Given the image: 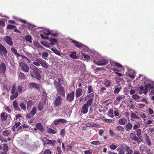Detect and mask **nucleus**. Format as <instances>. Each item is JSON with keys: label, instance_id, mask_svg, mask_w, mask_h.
I'll list each match as a JSON object with an SVG mask.
<instances>
[{"label": "nucleus", "instance_id": "f257e3e1", "mask_svg": "<svg viewBox=\"0 0 154 154\" xmlns=\"http://www.w3.org/2000/svg\"><path fill=\"white\" fill-rule=\"evenodd\" d=\"M23 91V90L21 85H19L16 88L15 85H14L11 90L12 94L10 96L11 100H13L17 98L19 94L22 93Z\"/></svg>", "mask_w": 154, "mask_h": 154}, {"label": "nucleus", "instance_id": "f03ea898", "mask_svg": "<svg viewBox=\"0 0 154 154\" xmlns=\"http://www.w3.org/2000/svg\"><path fill=\"white\" fill-rule=\"evenodd\" d=\"M32 67L30 66L31 69L33 70V72H30L31 76L38 80H40L41 79V76L40 73L42 71L38 69L37 67L32 65Z\"/></svg>", "mask_w": 154, "mask_h": 154}, {"label": "nucleus", "instance_id": "7ed1b4c3", "mask_svg": "<svg viewBox=\"0 0 154 154\" xmlns=\"http://www.w3.org/2000/svg\"><path fill=\"white\" fill-rule=\"evenodd\" d=\"M94 63L98 65H104L107 64L108 61L105 57L99 56L94 61Z\"/></svg>", "mask_w": 154, "mask_h": 154}, {"label": "nucleus", "instance_id": "20e7f679", "mask_svg": "<svg viewBox=\"0 0 154 154\" xmlns=\"http://www.w3.org/2000/svg\"><path fill=\"white\" fill-rule=\"evenodd\" d=\"M93 101V98H91L85 103L81 109V112L83 114H86L88 112V109L91 106Z\"/></svg>", "mask_w": 154, "mask_h": 154}, {"label": "nucleus", "instance_id": "39448f33", "mask_svg": "<svg viewBox=\"0 0 154 154\" xmlns=\"http://www.w3.org/2000/svg\"><path fill=\"white\" fill-rule=\"evenodd\" d=\"M41 140L43 142V145L44 146H46L47 144L53 146L56 143V141L53 140L41 139Z\"/></svg>", "mask_w": 154, "mask_h": 154}, {"label": "nucleus", "instance_id": "423d86ee", "mask_svg": "<svg viewBox=\"0 0 154 154\" xmlns=\"http://www.w3.org/2000/svg\"><path fill=\"white\" fill-rule=\"evenodd\" d=\"M72 42L75 46L79 48H81L82 49L84 50L85 51H88V47L84 46L81 43L76 42L74 40H72Z\"/></svg>", "mask_w": 154, "mask_h": 154}, {"label": "nucleus", "instance_id": "0eeeda50", "mask_svg": "<svg viewBox=\"0 0 154 154\" xmlns=\"http://www.w3.org/2000/svg\"><path fill=\"white\" fill-rule=\"evenodd\" d=\"M153 88V86L150 84H147L144 87L141 86L140 87V90L141 91H143V93L146 94L147 93V90L148 89H152Z\"/></svg>", "mask_w": 154, "mask_h": 154}, {"label": "nucleus", "instance_id": "6e6552de", "mask_svg": "<svg viewBox=\"0 0 154 154\" xmlns=\"http://www.w3.org/2000/svg\"><path fill=\"white\" fill-rule=\"evenodd\" d=\"M7 51L3 45L0 44V56H4L5 57L7 56Z\"/></svg>", "mask_w": 154, "mask_h": 154}, {"label": "nucleus", "instance_id": "1a4fd4ad", "mask_svg": "<svg viewBox=\"0 0 154 154\" xmlns=\"http://www.w3.org/2000/svg\"><path fill=\"white\" fill-rule=\"evenodd\" d=\"M19 66L21 67V69L23 71L28 72L29 70V67L26 63L23 62H20Z\"/></svg>", "mask_w": 154, "mask_h": 154}, {"label": "nucleus", "instance_id": "9d476101", "mask_svg": "<svg viewBox=\"0 0 154 154\" xmlns=\"http://www.w3.org/2000/svg\"><path fill=\"white\" fill-rule=\"evenodd\" d=\"M56 89L59 95L63 97L65 96V92L64 87H63L61 86L57 88Z\"/></svg>", "mask_w": 154, "mask_h": 154}, {"label": "nucleus", "instance_id": "9b49d317", "mask_svg": "<svg viewBox=\"0 0 154 154\" xmlns=\"http://www.w3.org/2000/svg\"><path fill=\"white\" fill-rule=\"evenodd\" d=\"M4 40L10 46H12L13 44V42L12 40V39L9 36H6L4 37Z\"/></svg>", "mask_w": 154, "mask_h": 154}, {"label": "nucleus", "instance_id": "f8f14e48", "mask_svg": "<svg viewBox=\"0 0 154 154\" xmlns=\"http://www.w3.org/2000/svg\"><path fill=\"white\" fill-rule=\"evenodd\" d=\"M63 99L60 96H57L54 102V106L57 107L60 105Z\"/></svg>", "mask_w": 154, "mask_h": 154}, {"label": "nucleus", "instance_id": "ddd939ff", "mask_svg": "<svg viewBox=\"0 0 154 154\" xmlns=\"http://www.w3.org/2000/svg\"><path fill=\"white\" fill-rule=\"evenodd\" d=\"M75 94L74 92H72L68 94L66 97L67 100L69 102L72 101L74 99Z\"/></svg>", "mask_w": 154, "mask_h": 154}, {"label": "nucleus", "instance_id": "4468645a", "mask_svg": "<svg viewBox=\"0 0 154 154\" xmlns=\"http://www.w3.org/2000/svg\"><path fill=\"white\" fill-rule=\"evenodd\" d=\"M6 70V66L5 64L2 62L0 64V73L4 74Z\"/></svg>", "mask_w": 154, "mask_h": 154}, {"label": "nucleus", "instance_id": "2eb2a0df", "mask_svg": "<svg viewBox=\"0 0 154 154\" xmlns=\"http://www.w3.org/2000/svg\"><path fill=\"white\" fill-rule=\"evenodd\" d=\"M45 103L46 100L45 99H44L40 101L38 107V109L39 111H41L43 109V107Z\"/></svg>", "mask_w": 154, "mask_h": 154}, {"label": "nucleus", "instance_id": "dca6fc26", "mask_svg": "<svg viewBox=\"0 0 154 154\" xmlns=\"http://www.w3.org/2000/svg\"><path fill=\"white\" fill-rule=\"evenodd\" d=\"M8 116V114L6 113L5 112L2 113L0 115V118L1 121L2 122L5 121L7 119Z\"/></svg>", "mask_w": 154, "mask_h": 154}, {"label": "nucleus", "instance_id": "f3484780", "mask_svg": "<svg viewBox=\"0 0 154 154\" xmlns=\"http://www.w3.org/2000/svg\"><path fill=\"white\" fill-rule=\"evenodd\" d=\"M66 122V120L63 119H56L54 121L55 125H57L60 123H64Z\"/></svg>", "mask_w": 154, "mask_h": 154}, {"label": "nucleus", "instance_id": "a211bd4d", "mask_svg": "<svg viewBox=\"0 0 154 154\" xmlns=\"http://www.w3.org/2000/svg\"><path fill=\"white\" fill-rule=\"evenodd\" d=\"M82 90L81 88H77L75 92V96L76 97H80L82 94Z\"/></svg>", "mask_w": 154, "mask_h": 154}, {"label": "nucleus", "instance_id": "6ab92c4d", "mask_svg": "<svg viewBox=\"0 0 154 154\" xmlns=\"http://www.w3.org/2000/svg\"><path fill=\"white\" fill-rule=\"evenodd\" d=\"M40 62V64L45 69L48 68V64L46 61L41 59V60Z\"/></svg>", "mask_w": 154, "mask_h": 154}, {"label": "nucleus", "instance_id": "aec40b11", "mask_svg": "<svg viewBox=\"0 0 154 154\" xmlns=\"http://www.w3.org/2000/svg\"><path fill=\"white\" fill-rule=\"evenodd\" d=\"M11 51L15 54V56L18 59H20V55L19 53H17V50L14 47H12L11 48Z\"/></svg>", "mask_w": 154, "mask_h": 154}, {"label": "nucleus", "instance_id": "412c9836", "mask_svg": "<svg viewBox=\"0 0 154 154\" xmlns=\"http://www.w3.org/2000/svg\"><path fill=\"white\" fill-rule=\"evenodd\" d=\"M13 106L15 110L20 111V109L19 107L18 103L16 100H15L13 102Z\"/></svg>", "mask_w": 154, "mask_h": 154}, {"label": "nucleus", "instance_id": "4be33fe9", "mask_svg": "<svg viewBox=\"0 0 154 154\" xmlns=\"http://www.w3.org/2000/svg\"><path fill=\"white\" fill-rule=\"evenodd\" d=\"M130 137L131 139L132 140L136 141H139L138 137L136 136L134 133H131L130 134Z\"/></svg>", "mask_w": 154, "mask_h": 154}, {"label": "nucleus", "instance_id": "5701e85b", "mask_svg": "<svg viewBox=\"0 0 154 154\" xmlns=\"http://www.w3.org/2000/svg\"><path fill=\"white\" fill-rule=\"evenodd\" d=\"M21 58V61H23L25 62H26L27 63H30L31 61L29 60L28 58L24 56L23 55H20V57Z\"/></svg>", "mask_w": 154, "mask_h": 154}, {"label": "nucleus", "instance_id": "b1692460", "mask_svg": "<svg viewBox=\"0 0 154 154\" xmlns=\"http://www.w3.org/2000/svg\"><path fill=\"white\" fill-rule=\"evenodd\" d=\"M35 103V102L33 101L32 100H29L27 102V109H28L29 110L31 107L32 106V105L34 104Z\"/></svg>", "mask_w": 154, "mask_h": 154}, {"label": "nucleus", "instance_id": "393cba45", "mask_svg": "<svg viewBox=\"0 0 154 154\" xmlns=\"http://www.w3.org/2000/svg\"><path fill=\"white\" fill-rule=\"evenodd\" d=\"M36 127L41 132L43 131L44 128L41 123H37L36 125Z\"/></svg>", "mask_w": 154, "mask_h": 154}, {"label": "nucleus", "instance_id": "a878e982", "mask_svg": "<svg viewBox=\"0 0 154 154\" xmlns=\"http://www.w3.org/2000/svg\"><path fill=\"white\" fill-rule=\"evenodd\" d=\"M76 52H71V54L69 55V56L71 58L73 59H78L79 57L75 54Z\"/></svg>", "mask_w": 154, "mask_h": 154}, {"label": "nucleus", "instance_id": "bb28decb", "mask_svg": "<svg viewBox=\"0 0 154 154\" xmlns=\"http://www.w3.org/2000/svg\"><path fill=\"white\" fill-rule=\"evenodd\" d=\"M41 59H36L35 61L33 62V64L37 66H39L40 65V61Z\"/></svg>", "mask_w": 154, "mask_h": 154}, {"label": "nucleus", "instance_id": "cd10ccee", "mask_svg": "<svg viewBox=\"0 0 154 154\" xmlns=\"http://www.w3.org/2000/svg\"><path fill=\"white\" fill-rule=\"evenodd\" d=\"M119 123L121 125H124L127 122V119L125 118L120 119L119 121Z\"/></svg>", "mask_w": 154, "mask_h": 154}, {"label": "nucleus", "instance_id": "c85d7f7f", "mask_svg": "<svg viewBox=\"0 0 154 154\" xmlns=\"http://www.w3.org/2000/svg\"><path fill=\"white\" fill-rule=\"evenodd\" d=\"M30 87L32 88H35L37 90L39 89V87L37 84L35 83H32L30 84Z\"/></svg>", "mask_w": 154, "mask_h": 154}, {"label": "nucleus", "instance_id": "c756f323", "mask_svg": "<svg viewBox=\"0 0 154 154\" xmlns=\"http://www.w3.org/2000/svg\"><path fill=\"white\" fill-rule=\"evenodd\" d=\"M51 50L57 55L60 56H61V54L60 53V52L56 48H51Z\"/></svg>", "mask_w": 154, "mask_h": 154}, {"label": "nucleus", "instance_id": "7c9ffc66", "mask_svg": "<svg viewBox=\"0 0 154 154\" xmlns=\"http://www.w3.org/2000/svg\"><path fill=\"white\" fill-rule=\"evenodd\" d=\"M29 127L28 126V125L24 124L23 125H21L18 128L17 130L19 131L20 132L21 131V129L23 128H28Z\"/></svg>", "mask_w": 154, "mask_h": 154}, {"label": "nucleus", "instance_id": "2f4dec72", "mask_svg": "<svg viewBox=\"0 0 154 154\" xmlns=\"http://www.w3.org/2000/svg\"><path fill=\"white\" fill-rule=\"evenodd\" d=\"M25 40L26 41L28 42H29L31 43L32 42V37L31 36L27 35L25 36Z\"/></svg>", "mask_w": 154, "mask_h": 154}, {"label": "nucleus", "instance_id": "473e14b6", "mask_svg": "<svg viewBox=\"0 0 154 154\" xmlns=\"http://www.w3.org/2000/svg\"><path fill=\"white\" fill-rule=\"evenodd\" d=\"M108 115L109 117L111 118L113 117V110L112 109H111L109 110L108 112Z\"/></svg>", "mask_w": 154, "mask_h": 154}, {"label": "nucleus", "instance_id": "72a5a7b5", "mask_svg": "<svg viewBox=\"0 0 154 154\" xmlns=\"http://www.w3.org/2000/svg\"><path fill=\"white\" fill-rule=\"evenodd\" d=\"M47 132L49 134H54L56 133L57 131L51 128H48V129Z\"/></svg>", "mask_w": 154, "mask_h": 154}, {"label": "nucleus", "instance_id": "f704fd0d", "mask_svg": "<svg viewBox=\"0 0 154 154\" xmlns=\"http://www.w3.org/2000/svg\"><path fill=\"white\" fill-rule=\"evenodd\" d=\"M128 75H129L131 78H134L135 75V72L134 71H132V72H129L128 73Z\"/></svg>", "mask_w": 154, "mask_h": 154}, {"label": "nucleus", "instance_id": "c9c22d12", "mask_svg": "<svg viewBox=\"0 0 154 154\" xmlns=\"http://www.w3.org/2000/svg\"><path fill=\"white\" fill-rule=\"evenodd\" d=\"M131 118L134 119H140V117L136 115L134 112H132L131 114Z\"/></svg>", "mask_w": 154, "mask_h": 154}, {"label": "nucleus", "instance_id": "e433bc0d", "mask_svg": "<svg viewBox=\"0 0 154 154\" xmlns=\"http://www.w3.org/2000/svg\"><path fill=\"white\" fill-rule=\"evenodd\" d=\"M116 129L119 131L123 132L124 131V128L122 126H117L116 127Z\"/></svg>", "mask_w": 154, "mask_h": 154}, {"label": "nucleus", "instance_id": "4c0bfd02", "mask_svg": "<svg viewBox=\"0 0 154 154\" xmlns=\"http://www.w3.org/2000/svg\"><path fill=\"white\" fill-rule=\"evenodd\" d=\"M125 98V96L124 95H121L118 96L116 97V100L118 101H120L124 99Z\"/></svg>", "mask_w": 154, "mask_h": 154}, {"label": "nucleus", "instance_id": "58836bf2", "mask_svg": "<svg viewBox=\"0 0 154 154\" xmlns=\"http://www.w3.org/2000/svg\"><path fill=\"white\" fill-rule=\"evenodd\" d=\"M145 139L147 144L148 145H150L151 144L150 140H149V137L146 134Z\"/></svg>", "mask_w": 154, "mask_h": 154}, {"label": "nucleus", "instance_id": "ea45409f", "mask_svg": "<svg viewBox=\"0 0 154 154\" xmlns=\"http://www.w3.org/2000/svg\"><path fill=\"white\" fill-rule=\"evenodd\" d=\"M37 111V109L36 107H33L30 112V114L32 116H33L35 115Z\"/></svg>", "mask_w": 154, "mask_h": 154}, {"label": "nucleus", "instance_id": "a19ab883", "mask_svg": "<svg viewBox=\"0 0 154 154\" xmlns=\"http://www.w3.org/2000/svg\"><path fill=\"white\" fill-rule=\"evenodd\" d=\"M50 41L51 42V44L53 45H54L55 44L57 43V40L54 38H51Z\"/></svg>", "mask_w": 154, "mask_h": 154}, {"label": "nucleus", "instance_id": "79ce46f5", "mask_svg": "<svg viewBox=\"0 0 154 154\" xmlns=\"http://www.w3.org/2000/svg\"><path fill=\"white\" fill-rule=\"evenodd\" d=\"M54 87L56 88V89L59 87L61 86V85L60 84V83L56 80L54 81Z\"/></svg>", "mask_w": 154, "mask_h": 154}, {"label": "nucleus", "instance_id": "37998d69", "mask_svg": "<svg viewBox=\"0 0 154 154\" xmlns=\"http://www.w3.org/2000/svg\"><path fill=\"white\" fill-rule=\"evenodd\" d=\"M114 114L115 116L117 118H120L121 116V115L119 114L118 111L117 109L114 111Z\"/></svg>", "mask_w": 154, "mask_h": 154}, {"label": "nucleus", "instance_id": "c03bdc74", "mask_svg": "<svg viewBox=\"0 0 154 154\" xmlns=\"http://www.w3.org/2000/svg\"><path fill=\"white\" fill-rule=\"evenodd\" d=\"M19 77L20 79H25V76L24 74L21 72H20L19 75Z\"/></svg>", "mask_w": 154, "mask_h": 154}, {"label": "nucleus", "instance_id": "a18cd8bd", "mask_svg": "<svg viewBox=\"0 0 154 154\" xmlns=\"http://www.w3.org/2000/svg\"><path fill=\"white\" fill-rule=\"evenodd\" d=\"M20 106L21 109L23 110L24 111L26 110V105L23 103L21 102L20 103Z\"/></svg>", "mask_w": 154, "mask_h": 154}, {"label": "nucleus", "instance_id": "49530a36", "mask_svg": "<svg viewBox=\"0 0 154 154\" xmlns=\"http://www.w3.org/2000/svg\"><path fill=\"white\" fill-rule=\"evenodd\" d=\"M9 134V131L8 130H5L3 132V134L5 137L8 136Z\"/></svg>", "mask_w": 154, "mask_h": 154}, {"label": "nucleus", "instance_id": "de8ad7c7", "mask_svg": "<svg viewBox=\"0 0 154 154\" xmlns=\"http://www.w3.org/2000/svg\"><path fill=\"white\" fill-rule=\"evenodd\" d=\"M136 132H137V135L138 137H140V136L141 134V130L140 129H137L136 130Z\"/></svg>", "mask_w": 154, "mask_h": 154}, {"label": "nucleus", "instance_id": "09e8293b", "mask_svg": "<svg viewBox=\"0 0 154 154\" xmlns=\"http://www.w3.org/2000/svg\"><path fill=\"white\" fill-rule=\"evenodd\" d=\"M111 64L112 66H115L116 65L117 67H122V66L119 63H115V62H112L111 63Z\"/></svg>", "mask_w": 154, "mask_h": 154}, {"label": "nucleus", "instance_id": "8fccbe9b", "mask_svg": "<svg viewBox=\"0 0 154 154\" xmlns=\"http://www.w3.org/2000/svg\"><path fill=\"white\" fill-rule=\"evenodd\" d=\"M48 56V53L47 52H44L42 53V57L44 59H46Z\"/></svg>", "mask_w": 154, "mask_h": 154}, {"label": "nucleus", "instance_id": "3c124183", "mask_svg": "<svg viewBox=\"0 0 154 154\" xmlns=\"http://www.w3.org/2000/svg\"><path fill=\"white\" fill-rule=\"evenodd\" d=\"M22 119V116L20 114H17L16 116L15 119L17 121H16L18 122V120H19L21 119Z\"/></svg>", "mask_w": 154, "mask_h": 154}, {"label": "nucleus", "instance_id": "603ef678", "mask_svg": "<svg viewBox=\"0 0 154 154\" xmlns=\"http://www.w3.org/2000/svg\"><path fill=\"white\" fill-rule=\"evenodd\" d=\"M3 150L4 152H7L8 150V147L7 145L6 144H4L3 145Z\"/></svg>", "mask_w": 154, "mask_h": 154}, {"label": "nucleus", "instance_id": "864d4df0", "mask_svg": "<svg viewBox=\"0 0 154 154\" xmlns=\"http://www.w3.org/2000/svg\"><path fill=\"white\" fill-rule=\"evenodd\" d=\"M43 33L45 35H48L50 34V32L48 30L46 29L43 31Z\"/></svg>", "mask_w": 154, "mask_h": 154}, {"label": "nucleus", "instance_id": "5fc2aeb1", "mask_svg": "<svg viewBox=\"0 0 154 154\" xmlns=\"http://www.w3.org/2000/svg\"><path fill=\"white\" fill-rule=\"evenodd\" d=\"M91 143L94 145H99L100 144V142L99 141H94L91 142Z\"/></svg>", "mask_w": 154, "mask_h": 154}, {"label": "nucleus", "instance_id": "6e6d98bb", "mask_svg": "<svg viewBox=\"0 0 154 154\" xmlns=\"http://www.w3.org/2000/svg\"><path fill=\"white\" fill-rule=\"evenodd\" d=\"M126 128L128 129L131 130L132 128V125L131 123H128L126 125Z\"/></svg>", "mask_w": 154, "mask_h": 154}, {"label": "nucleus", "instance_id": "4d7b16f0", "mask_svg": "<svg viewBox=\"0 0 154 154\" xmlns=\"http://www.w3.org/2000/svg\"><path fill=\"white\" fill-rule=\"evenodd\" d=\"M132 97L134 100H137L140 99V97L137 94H133L132 96Z\"/></svg>", "mask_w": 154, "mask_h": 154}, {"label": "nucleus", "instance_id": "13d9d810", "mask_svg": "<svg viewBox=\"0 0 154 154\" xmlns=\"http://www.w3.org/2000/svg\"><path fill=\"white\" fill-rule=\"evenodd\" d=\"M51 152L49 149H46L44 152L43 154H51Z\"/></svg>", "mask_w": 154, "mask_h": 154}, {"label": "nucleus", "instance_id": "bf43d9fd", "mask_svg": "<svg viewBox=\"0 0 154 154\" xmlns=\"http://www.w3.org/2000/svg\"><path fill=\"white\" fill-rule=\"evenodd\" d=\"M15 125L14 126L16 128H17L20 125V121L18 120V122L16 121Z\"/></svg>", "mask_w": 154, "mask_h": 154}, {"label": "nucleus", "instance_id": "052dcab7", "mask_svg": "<svg viewBox=\"0 0 154 154\" xmlns=\"http://www.w3.org/2000/svg\"><path fill=\"white\" fill-rule=\"evenodd\" d=\"M93 91V89L91 86H90L88 87V93H90Z\"/></svg>", "mask_w": 154, "mask_h": 154}, {"label": "nucleus", "instance_id": "680f3d73", "mask_svg": "<svg viewBox=\"0 0 154 154\" xmlns=\"http://www.w3.org/2000/svg\"><path fill=\"white\" fill-rule=\"evenodd\" d=\"M126 149V151L128 152V153H133V150L131 149L129 147H127Z\"/></svg>", "mask_w": 154, "mask_h": 154}, {"label": "nucleus", "instance_id": "e2e57ef3", "mask_svg": "<svg viewBox=\"0 0 154 154\" xmlns=\"http://www.w3.org/2000/svg\"><path fill=\"white\" fill-rule=\"evenodd\" d=\"M104 84L105 85L106 87H108L111 85V83L109 81L107 80Z\"/></svg>", "mask_w": 154, "mask_h": 154}, {"label": "nucleus", "instance_id": "0e129e2a", "mask_svg": "<svg viewBox=\"0 0 154 154\" xmlns=\"http://www.w3.org/2000/svg\"><path fill=\"white\" fill-rule=\"evenodd\" d=\"M117 145H114V144H112L111 146H110V148L112 150H114L115 149H116V148L117 147Z\"/></svg>", "mask_w": 154, "mask_h": 154}, {"label": "nucleus", "instance_id": "69168bd1", "mask_svg": "<svg viewBox=\"0 0 154 154\" xmlns=\"http://www.w3.org/2000/svg\"><path fill=\"white\" fill-rule=\"evenodd\" d=\"M153 122V121L151 120H148L146 122H145V123L146 125H150L152 124Z\"/></svg>", "mask_w": 154, "mask_h": 154}, {"label": "nucleus", "instance_id": "338daca9", "mask_svg": "<svg viewBox=\"0 0 154 154\" xmlns=\"http://www.w3.org/2000/svg\"><path fill=\"white\" fill-rule=\"evenodd\" d=\"M103 121L105 122L108 123H110L112 122V119H103Z\"/></svg>", "mask_w": 154, "mask_h": 154}, {"label": "nucleus", "instance_id": "774afa93", "mask_svg": "<svg viewBox=\"0 0 154 154\" xmlns=\"http://www.w3.org/2000/svg\"><path fill=\"white\" fill-rule=\"evenodd\" d=\"M120 91V89L119 88H116L114 91V93L115 94H118Z\"/></svg>", "mask_w": 154, "mask_h": 154}]
</instances>
